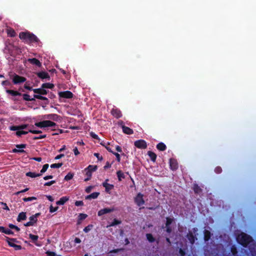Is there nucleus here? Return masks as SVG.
Masks as SVG:
<instances>
[{
	"instance_id": "nucleus-31",
	"label": "nucleus",
	"mask_w": 256,
	"mask_h": 256,
	"mask_svg": "<svg viewBox=\"0 0 256 256\" xmlns=\"http://www.w3.org/2000/svg\"><path fill=\"white\" fill-rule=\"evenodd\" d=\"M116 175L118 180V181H121L122 178L124 179L125 178V176L124 172L122 170H118L116 172Z\"/></svg>"
},
{
	"instance_id": "nucleus-21",
	"label": "nucleus",
	"mask_w": 256,
	"mask_h": 256,
	"mask_svg": "<svg viewBox=\"0 0 256 256\" xmlns=\"http://www.w3.org/2000/svg\"><path fill=\"white\" fill-rule=\"evenodd\" d=\"M29 238L32 240L33 242L38 246H40L41 245L37 243V240L38 238V236L34 235L32 234H29Z\"/></svg>"
},
{
	"instance_id": "nucleus-27",
	"label": "nucleus",
	"mask_w": 256,
	"mask_h": 256,
	"mask_svg": "<svg viewBox=\"0 0 256 256\" xmlns=\"http://www.w3.org/2000/svg\"><path fill=\"white\" fill-rule=\"evenodd\" d=\"M156 148L160 151H164L166 150V146L164 143L160 142L156 145Z\"/></svg>"
},
{
	"instance_id": "nucleus-37",
	"label": "nucleus",
	"mask_w": 256,
	"mask_h": 256,
	"mask_svg": "<svg viewBox=\"0 0 256 256\" xmlns=\"http://www.w3.org/2000/svg\"><path fill=\"white\" fill-rule=\"evenodd\" d=\"M8 34L10 37H14L16 36V32L12 28L8 30Z\"/></svg>"
},
{
	"instance_id": "nucleus-17",
	"label": "nucleus",
	"mask_w": 256,
	"mask_h": 256,
	"mask_svg": "<svg viewBox=\"0 0 256 256\" xmlns=\"http://www.w3.org/2000/svg\"><path fill=\"white\" fill-rule=\"evenodd\" d=\"M36 75L39 78H40L42 80L45 79V78L50 79V78L48 74L46 72H38L36 74Z\"/></svg>"
},
{
	"instance_id": "nucleus-24",
	"label": "nucleus",
	"mask_w": 256,
	"mask_h": 256,
	"mask_svg": "<svg viewBox=\"0 0 256 256\" xmlns=\"http://www.w3.org/2000/svg\"><path fill=\"white\" fill-rule=\"evenodd\" d=\"M6 92L7 94H10L13 96H16L22 95V94L19 92H18L11 90H6Z\"/></svg>"
},
{
	"instance_id": "nucleus-63",
	"label": "nucleus",
	"mask_w": 256,
	"mask_h": 256,
	"mask_svg": "<svg viewBox=\"0 0 256 256\" xmlns=\"http://www.w3.org/2000/svg\"><path fill=\"white\" fill-rule=\"evenodd\" d=\"M93 186H88V187H87L86 190H85V191L86 193H90L92 190L93 188Z\"/></svg>"
},
{
	"instance_id": "nucleus-32",
	"label": "nucleus",
	"mask_w": 256,
	"mask_h": 256,
	"mask_svg": "<svg viewBox=\"0 0 256 256\" xmlns=\"http://www.w3.org/2000/svg\"><path fill=\"white\" fill-rule=\"evenodd\" d=\"M230 252H231V253H232V256H238V252L237 250V248H236V247L234 245H233L231 246Z\"/></svg>"
},
{
	"instance_id": "nucleus-12",
	"label": "nucleus",
	"mask_w": 256,
	"mask_h": 256,
	"mask_svg": "<svg viewBox=\"0 0 256 256\" xmlns=\"http://www.w3.org/2000/svg\"><path fill=\"white\" fill-rule=\"evenodd\" d=\"M111 114L116 118H120L122 116L121 111L117 108H113L111 110Z\"/></svg>"
},
{
	"instance_id": "nucleus-48",
	"label": "nucleus",
	"mask_w": 256,
	"mask_h": 256,
	"mask_svg": "<svg viewBox=\"0 0 256 256\" xmlns=\"http://www.w3.org/2000/svg\"><path fill=\"white\" fill-rule=\"evenodd\" d=\"M46 254V256H61L60 255H56V253L54 252L47 251Z\"/></svg>"
},
{
	"instance_id": "nucleus-46",
	"label": "nucleus",
	"mask_w": 256,
	"mask_h": 256,
	"mask_svg": "<svg viewBox=\"0 0 256 256\" xmlns=\"http://www.w3.org/2000/svg\"><path fill=\"white\" fill-rule=\"evenodd\" d=\"M36 200V198L34 197V196H32V197H28V198H22V200L26 202H28V201H32L33 200Z\"/></svg>"
},
{
	"instance_id": "nucleus-19",
	"label": "nucleus",
	"mask_w": 256,
	"mask_h": 256,
	"mask_svg": "<svg viewBox=\"0 0 256 256\" xmlns=\"http://www.w3.org/2000/svg\"><path fill=\"white\" fill-rule=\"evenodd\" d=\"M211 235L212 234L209 230H204V239L205 242H207L210 240Z\"/></svg>"
},
{
	"instance_id": "nucleus-18",
	"label": "nucleus",
	"mask_w": 256,
	"mask_h": 256,
	"mask_svg": "<svg viewBox=\"0 0 256 256\" xmlns=\"http://www.w3.org/2000/svg\"><path fill=\"white\" fill-rule=\"evenodd\" d=\"M70 199L69 196H62L60 198V200L56 202L57 205H64Z\"/></svg>"
},
{
	"instance_id": "nucleus-3",
	"label": "nucleus",
	"mask_w": 256,
	"mask_h": 256,
	"mask_svg": "<svg viewBox=\"0 0 256 256\" xmlns=\"http://www.w3.org/2000/svg\"><path fill=\"white\" fill-rule=\"evenodd\" d=\"M34 125L40 128H44L47 127H54L56 124L50 120H45L42 122H36Z\"/></svg>"
},
{
	"instance_id": "nucleus-16",
	"label": "nucleus",
	"mask_w": 256,
	"mask_h": 256,
	"mask_svg": "<svg viewBox=\"0 0 256 256\" xmlns=\"http://www.w3.org/2000/svg\"><path fill=\"white\" fill-rule=\"evenodd\" d=\"M28 61L31 64L36 65L40 68L42 66V64L40 61L36 58H28Z\"/></svg>"
},
{
	"instance_id": "nucleus-62",
	"label": "nucleus",
	"mask_w": 256,
	"mask_h": 256,
	"mask_svg": "<svg viewBox=\"0 0 256 256\" xmlns=\"http://www.w3.org/2000/svg\"><path fill=\"white\" fill-rule=\"evenodd\" d=\"M94 156L97 158L98 160H102V156H100V154L98 153H94Z\"/></svg>"
},
{
	"instance_id": "nucleus-59",
	"label": "nucleus",
	"mask_w": 256,
	"mask_h": 256,
	"mask_svg": "<svg viewBox=\"0 0 256 256\" xmlns=\"http://www.w3.org/2000/svg\"><path fill=\"white\" fill-rule=\"evenodd\" d=\"M46 134H43V135H40L38 136H35L33 138V139L34 140L42 139V138H46Z\"/></svg>"
},
{
	"instance_id": "nucleus-2",
	"label": "nucleus",
	"mask_w": 256,
	"mask_h": 256,
	"mask_svg": "<svg viewBox=\"0 0 256 256\" xmlns=\"http://www.w3.org/2000/svg\"><path fill=\"white\" fill-rule=\"evenodd\" d=\"M19 38L25 43L28 44L33 42H38L40 41L36 35L28 31L20 32L19 34Z\"/></svg>"
},
{
	"instance_id": "nucleus-5",
	"label": "nucleus",
	"mask_w": 256,
	"mask_h": 256,
	"mask_svg": "<svg viewBox=\"0 0 256 256\" xmlns=\"http://www.w3.org/2000/svg\"><path fill=\"white\" fill-rule=\"evenodd\" d=\"M144 195L139 192L137 194L136 196L134 198V202L136 204V205L138 206H142L145 202L143 198Z\"/></svg>"
},
{
	"instance_id": "nucleus-10",
	"label": "nucleus",
	"mask_w": 256,
	"mask_h": 256,
	"mask_svg": "<svg viewBox=\"0 0 256 256\" xmlns=\"http://www.w3.org/2000/svg\"><path fill=\"white\" fill-rule=\"evenodd\" d=\"M45 118L54 121L58 122L60 120L61 117L60 116L56 114H48L44 115V116Z\"/></svg>"
},
{
	"instance_id": "nucleus-15",
	"label": "nucleus",
	"mask_w": 256,
	"mask_h": 256,
	"mask_svg": "<svg viewBox=\"0 0 256 256\" xmlns=\"http://www.w3.org/2000/svg\"><path fill=\"white\" fill-rule=\"evenodd\" d=\"M114 211L113 208H104L103 209H101L98 212V216H102L104 214L111 212Z\"/></svg>"
},
{
	"instance_id": "nucleus-28",
	"label": "nucleus",
	"mask_w": 256,
	"mask_h": 256,
	"mask_svg": "<svg viewBox=\"0 0 256 256\" xmlns=\"http://www.w3.org/2000/svg\"><path fill=\"white\" fill-rule=\"evenodd\" d=\"M97 168L98 167L96 166L89 165L86 168L84 169V171H89L92 173V172L96 171Z\"/></svg>"
},
{
	"instance_id": "nucleus-36",
	"label": "nucleus",
	"mask_w": 256,
	"mask_h": 256,
	"mask_svg": "<svg viewBox=\"0 0 256 256\" xmlns=\"http://www.w3.org/2000/svg\"><path fill=\"white\" fill-rule=\"evenodd\" d=\"M54 87V85L50 83H44L42 84V88H52Z\"/></svg>"
},
{
	"instance_id": "nucleus-45",
	"label": "nucleus",
	"mask_w": 256,
	"mask_h": 256,
	"mask_svg": "<svg viewBox=\"0 0 256 256\" xmlns=\"http://www.w3.org/2000/svg\"><path fill=\"white\" fill-rule=\"evenodd\" d=\"M8 227L10 228L14 229V230H16L17 232H19L20 230V228L18 226H15L13 224H8Z\"/></svg>"
},
{
	"instance_id": "nucleus-52",
	"label": "nucleus",
	"mask_w": 256,
	"mask_h": 256,
	"mask_svg": "<svg viewBox=\"0 0 256 256\" xmlns=\"http://www.w3.org/2000/svg\"><path fill=\"white\" fill-rule=\"evenodd\" d=\"M92 224H89L88 225V226H86V227H85L84 229V231L85 232H88L90 230L91 228H92Z\"/></svg>"
},
{
	"instance_id": "nucleus-44",
	"label": "nucleus",
	"mask_w": 256,
	"mask_h": 256,
	"mask_svg": "<svg viewBox=\"0 0 256 256\" xmlns=\"http://www.w3.org/2000/svg\"><path fill=\"white\" fill-rule=\"evenodd\" d=\"M30 222H31L32 224V225L34 226V224H36L37 221L38 219L35 218V216H34L33 215L30 216L29 218Z\"/></svg>"
},
{
	"instance_id": "nucleus-51",
	"label": "nucleus",
	"mask_w": 256,
	"mask_h": 256,
	"mask_svg": "<svg viewBox=\"0 0 256 256\" xmlns=\"http://www.w3.org/2000/svg\"><path fill=\"white\" fill-rule=\"evenodd\" d=\"M58 206L54 207L52 206L51 205L50 208V212L51 213L54 212L58 210Z\"/></svg>"
},
{
	"instance_id": "nucleus-56",
	"label": "nucleus",
	"mask_w": 256,
	"mask_h": 256,
	"mask_svg": "<svg viewBox=\"0 0 256 256\" xmlns=\"http://www.w3.org/2000/svg\"><path fill=\"white\" fill-rule=\"evenodd\" d=\"M10 130L12 131H18L19 130V126H13L10 127Z\"/></svg>"
},
{
	"instance_id": "nucleus-38",
	"label": "nucleus",
	"mask_w": 256,
	"mask_h": 256,
	"mask_svg": "<svg viewBox=\"0 0 256 256\" xmlns=\"http://www.w3.org/2000/svg\"><path fill=\"white\" fill-rule=\"evenodd\" d=\"M166 226H170V225L172 224V222L174 221L173 218H170V217L166 218Z\"/></svg>"
},
{
	"instance_id": "nucleus-13",
	"label": "nucleus",
	"mask_w": 256,
	"mask_h": 256,
	"mask_svg": "<svg viewBox=\"0 0 256 256\" xmlns=\"http://www.w3.org/2000/svg\"><path fill=\"white\" fill-rule=\"evenodd\" d=\"M32 90L35 94H38V95H45L48 94V91L44 88H34Z\"/></svg>"
},
{
	"instance_id": "nucleus-47",
	"label": "nucleus",
	"mask_w": 256,
	"mask_h": 256,
	"mask_svg": "<svg viewBox=\"0 0 256 256\" xmlns=\"http://www.w3.org/2000/svg\"><path fill=\"white\" fill-rule=\"evenodd\" d=\"M49 166L48 164H45L43 166L42 169L40 170V174H43L45 172L46 170H48V168Z\"/></svg>"
},
{
	"instance_id": "nucleus-26",
	"label": "nucleus",
	"mask_w": 256,
	"mask_h": 256,
	"mask_svg": "<svg viewBox=\"0 0 256 256\" xmlns=\"http://www.w3.org/2000/svg\"><path fill=\"white\" fill-rule=\"evenodd\" d=\"M34 99L37 98V99L40 100H47V102H44L46 105L48 104L49 103V100H48V98L45 96H42L34 94Z\"/></svg>"
},
{
	"instance_id": "nucleus-9",
	"label": "nucleus",
	"mask_w": 256,
	"mask_h": 256,
	"mask_svg": "<svg viewBox=\"0 0 256 256\" xmlns=\"http://www.w3.org/2000/svg\"><path fill=\"white\" fill-rule=\"evenodd\" d=\"M108 179H106L102 184V185L105 188V191L108 194H110V190L114 188V186L112 184L108 183Z\"/></svg>"
},
{
	"instance_id": "nucleus-53",
	"label": "nucleus",
	"mask_w": 256,
	"mask_h": 256,
	"mask_svg": "<svg viewBox=\"0 0 256 256\" xmlns=\"http://www.w3.org/2000/svg\"><path fill=\"white\" fill-rule=\"evenodd\" d=\"M4 234H9V235L10 234L12 235V234H14V232L10 229H6L5 228Z\"/></svg>"
},
{
	"instance_id": "nucleus-55",
	"label": "nucleus",
	"mask_w": 256,
	"mask_h": 256,
	"mask_svg": "<svg viewBox=\"0 0 256 256\" xmlns=\"http://www.w3.org/2000/svg\"><path fill=\"white\" fill-rule=\"evenodd\" d=\"M112 154H114L116 156V160L118 162H120V154H118V152H112Z\"/></svg>"
},
{
	"instance_id": "nucleus-39",
	"label": "nucleus",
	"mask_w": 256,
	"mask_h": 256,
	"mask_svg": "<svg viewBox=\"0 0 256 256\" xmlns=\"http://www.w3.org/2000/svg\"><path fill=\"white\" fill-rule=\"evenodd\" d=\"M74 177V174L71 172H68L64 177V180L66 181L72 180Z\"/></svg>"
},
{
	"instance_id": "nucleus-29",
	"label": "nucleus",
	"mask_w": 256,
	"mask_h": 256,
	"mask_svg": "<svg viewBox=\"0 0 256 256\" xmlns=\"http://www.w3.org/2000/svg\"><path fill=\"white\" fill-rule=\"evenodd\" d=\"M26 176L30 178H36L42 176V174H36L34 172H29L26 173Z\"/></svg>"
},
{
	"instance_id": "nucleus-8",
	"label": "nucleus",
	"mask_w": 256,
	"mask_h": 256,
	"mask_svg": "<svg viewBox=\"0 0 256 256\" xmlns=\"http://www.w3.org/2000/svg\"><path fill=\"white\" fill-rule=\"evenodd\" d=\"M58 96L60 98H72L74 97V94L69 90L60 92H58Z\"/></svg>"
},
{
	"instance_id": "nucleus-20",
	"label": "nucleus",
	"mask_w": 256,
	"mask_h": 256,
	"mask_svg": "<svg viewBox=\"0 0 256 256\" xmlns=\"http://www.w3.org/2000/svg\"><path fill=\"white\" fill-rule=\"evenodd\" d=\"M122 132L124 133L127 134H132L134 133V131L130 128L125 126H122Z\"/></svg>"
},
{
	"instance_id": "nucleus-22",
	"label": "nucleus",
	"mask_w": 256,
	"mask_h": 256,
	"mask_svg": "<svg viewBox=\"0 0 256 256\" xmlns=\"http://www.w3.org/2000/svg\"><path fill=\"white\" fill-rule=\"evenodd\" d=\"M26 218V212H20L16 218L18 222H20L22 220H25Z\"/></svg>"
},
{
	"instance_id": "nucleus-4",
	"label": "nucleus",
	"mask_w": 256,
	"mask_h": 256,
	"mask_svg": "<svg viewBox=\"0 0 256 256\" xmlns=\"http://www.w3.org/2000/svg\"><path fill=\"white\" fill-rule=\"evenodd\" d=\"M6 241L10 246L14 248L15 250H20L22 248L21 246L18 245L14 244V242H19L18 241L16 238H10L8 236H6Z\"/></svg>"
},
{
	"instance_id": "nucleus-30",
	"label": "nucleus",
	"mask_w": 256,
	"mask_h": 256,
	"mask_svg": "<svg viewBox=\"0 0 256 256\" xmlns=\"http://www.w3.org/2000/svg\"><path fill=\"white\" fill-rule=\"evenodd\" d=\"M88 217V215L85 214H80L78 216V224H80L82 220L86 219Z\"/></svg>"
},
{
	"instance_id": "nucleus-57",
	"label": "nucleus",
	"mask_w": 256,
	"mask_h": 256,
	"mask_svg": "<svg viewBox=\"0 0 256 256\" xmlns=\"http://www.w3.org/2000/svg\"><path fill=\"white\" fill-rule=\"evenodd\" d=\"M28 132H31L32 134H40V133L42 132L41 130H28Z\"/></svg>"
},
{
	"instance_id": "nucleus-58",
	"label": "nucleus",
	"mask_w": 256,
	"mask_h": 256,
	"mask_svg": "<svg viewBox=\"0 0 256 256\" xmlns=\"http://www.w3.org/2000/svg\"><path fill=\"white\" fill-rule=\"evenodd\" d=\"M75 205L77 206H84V202L82 200H77L75 202Z\"/></svg>"
},
{
	"instance_id": "nucleus-41",
	"label": "nucleus",
	"mask_w": 256,
	"mask_h": 256,
	"mask_svg": "<svg viewBox=\"0 0 256 256\" xmlns=\"http://www.w3.org/2000/svg\"><path fill=\"white\" fill-rule=\"evenodd\" d=\"M86 172V178L84 179L85 182H87L90 180L92 176V173H91L89 171H85Z\"/></svg>"
},
{
	"instance_id": "nucleus-7",
	"label": "nucleus",
	"mask_w": 256,
	"mask_h": 256,
	"mask_svg": "<svg viewBox=\"0 0 256 256\" xmlns=\"http://www.w3.org/2000/svg\"><path fill=\"white\" fill-rule=\"evenodd\" d=\"M136 147L140 149H146L147 148L146 142L144 140H139L134 142Z\"/></svg>"
},
{
	"instance_id": "nucleus-54",
	"label": "nucleus",
	"mask_w": 256,
	"mask_h": 256,
	"mask_svg": "<svg viewBox=\"0 0 256 256\" xmlns=\"http://www.w3.org/2000/svg\"><path fill=\"white\" fill-rule=\"evenodd\" d=\"M214 172L216 174H220L222 172V168L220 166H216L214 169Z\"/></svg>"
},
{
	"instance_id": "nucleus-40",
	"label": "nucleus",
	"mask_w": 256,
	"mask_h": 256,
	"mask_svg": "<svg viewBox=\"0 0 256 256\" xmlns=\"http://www.w3.org/2000/svg\"><path fill=\"white\" fill-rule=\"evenodd\" d=\"M28 132H26V131H24V130H18V131H17L16 132V135L20 137V136H21L22 135L26 134Z\"/></svg>"
},
{
	"instance_id": "nucleus-35",
	"label": "nucleus",
	"mask_w": 256,
	"mask_h": 256,
	"mask_svg": "<svg viewBox=\"0 0 256 256\" xmlns=\"http://www.w3.org/2000/svg\"><path fill=\"white\" fill-rule=\"evenodd\" d=\"M146 237L148 240L150 242H153L155 241V238L151 234H146Z\"/></svg>"
},
{
	"instance_id": "nucleus-34",
	"label": "nucleus",
	"mask_w": 256,
	"mask_h": 256,
	"mask_svg": "<svg viewBox=\"0 0 256 256\" xmlns=\"http://www.w3.org/2000/svg\"><path fill=\"white\" fill-rule=\"evenodd\" d=\"M22 96H23V99L26 101L35 100L34 97V98H30V96L28 94H23Z\"/></svg>"
},
{
	"instance_id": "nucleus-14",
	"label": "nucleus",
	"mask_w": 256,
	"mask_h": 256,
	"mask_svg": "<svg viewBox=\"0 0 256 256\" xmlns=\"http://www.w3.org/2000/svg\"><path fill=\"white\" fill-rule=\"evenodd\" d=\"M186 237L188 240L190 242L193 244H194L196 240H197L196 236H194L192 232H189L186 236Z\"/></svg>"
},
{
	"instance_id": "nucleus-49",
	"label": "nucleus",
	"mask_w": 256,
	"mask_h": 256,
	"mask_svg": "<svg viewBox=\"0 0 256 256\" xmlns=\"http://www.w3.org/2000/svg\"><path fill=\"white\" fill-rule=\"evenodd\" d=\"M13 153H26V152L24 150H18L17 148H14L12 150Z\"/></svg>"
},
{
	"instance_id": "nucleus-11",
	"label": "nucleus",
	"mask_w": 256,
	"mask_h": 256,
	"mask_svg": "<svg viewBox=\"0 0 256 256\" xmlns=\"http://www.w3.org/2000/svg\"><path fill=\"white\" fill-rule=\"evenodd\" d=\"M170 168L172 170H176L178 168V163L174 158H171L169 160Z\"/></svg>"
},
{
	"instance_id": "nucleus-64",
	"label": "nucleus",
	"mask_w": 256,
	"mask_h": 256,
	"mask_svg": "<svg viewBox=\"0 0 256 256\" xmlns=\"http://www.w3.org/2000/svg\"><path fill=\"white\" fill-rule=\"evenodd\" d=\"M90 135L92 138H94V139H96V140L98 139V136L93 132H90Z\"/></svg>"
},
{
	"instance_id": "nucleus-23",
	"label": "nucleus",
	"mask_w": 256,
	"mask_h": 256,
	"mask_svg": "<svg viewBox=\"0 0 256 256\" xmlns=\"http://www.w3.org/2000/svg\"><path fill=\"white\" fill-rule=\"evenodd\" d=\"M100 192H94L92 194L87 196H86V200H91V199H95L98 196L100 195Z\"/></svg>"
},
{
	"instance_id": "nucleus-61",
	"label": "nucleus",
	"mask_w": 256,
	"mask_h": 256,
	"mask_svg": "<svg viewBox=\"0 0 256 256\" xmlns=\"http://www.w3.org/2000/svg\"><path fill=\"white\" fill-rule=\"evenodd\" d=\"M19 126V130H23L24 129H26L28 126V124H24L18 126Z\"/></svg>"
},
{
	"instance_id": "nucleus-33",
	"label": "nucleus",
	"mask_w": 256,
	"mask_h": 256,
	"mask_svg": "<svg viewBox=\"0 0 256 256\" xmlns=\"http://www.w3.org/2000/svg\"><path fill=\"white\" fill-rule=\"evenodd\" d=\"M194 191L195 194H199L202 192V190L196 184H195L194 186Z\"/></svg>"
},
{
	"instance_id": "nucleus-1",
	"label": "nucleus",
	"mask_w": 256,
	"mask_h": 256,
	"mask_svg": "<svg viewBox=\"0 0 256 256\" xmlns=\"http://www.w3.org/2000/svg\"><path fill=\"white\" fill-rule=\"evenodd\" d=\"M238 244L244 247L248 246V250L252 256H256V242L252 238L244 232H242L236 237Z\"/></svg>"
},
{
	"instance_id": "nucleus-50",
	"label": "nucleus",
	"mask_w": 256,
	"mask_h": 256,
	"mask_svg": "<svg viewBox=\"0 0 256 256\" xmlns=\"http://www.w3.org/2000/svg\"><path fill=\"white\" fill-rule=\"evenodd\" d=\"M180 256H184L186 255V250L180 248L178 250Z\"/></svg>"
},
{
	"instance_id": "nucleus-6",
	"label": "nucleus",
	"mask_w": 256,
	"mask_h": 256,
	"mask_svg": "<svg viewBox=\"0 0 256 256\" xmlns=\"http://www.w3.org/2000/svg\"><path fill=\"white\" fill-rule=\"evenodd\" d=\"M26 79L24 77L14 74L12 78V82L14 84H17L24 82L26 81Z\"/></svg>"
},
{
	"instance_id": "nucleus-25",
	"label": "nucleus",
	"mask_w": 256,
	"mask_h": 256,
	"mask_svg": "<svg viewBox=\"0 0 256 256\" xmlns=\"http://www.w3.org/2000/svg\"><path fill=\"white\" fill-rule=\"evenodd\" d=\"M148 155L150 158L151 160L153 162H155L157 156L156 154L152 151L148 152Z\"/></svg>"
},
{
	"instance_id": "nucleus-60",
	"label": "nucleus",
	"mask_w": 256,
	"mask_h": 256,
	"mask_svg": "<svg viewBox=\"0 0 256 256\" xmlns=\"http://www.w3.org/2000/svg\"><path fill=\"white\" fill-rule=\"evenodd\" d=\"M55 182H56L55 180H51L50 182H46L44 184V186H52V184H54Z\"/></svg>"
},
{
	"instance_id": "nucleus-42",
	"label": "nucleus",
	"mask_w": 256,
	"mask_h": 256,
	"mask_svg": "<svg viewBox=\"0 0 256 256\" xmlns=\"http://www.w3.org/2000/svg\"><path fill=\"white\" fill-rule=\"evenodd\" d=\"M121 223V221L117 220V219H116L114 218L113 221L112 222V223L110 224V226H116V225H118V224H119Z\"/></svg>"
},
{
	"instance_id": "nucleus-43",
	"label": "nucleus",
	"mask_w": 256,
	"mask_h": 256,
	"mask_svg": "<svg viewBox=\"0 0 256 256\" xmlns=\"http://www.w3.org/2000/svg\"><path fill=\"white\" fill-rule=\"evenodd\" d=\"M62 166V163L53 164L50 165V168H60Z\"/></svg>"
}]
</instances>
